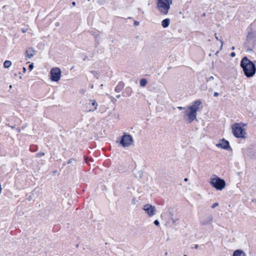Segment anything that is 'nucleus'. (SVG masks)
<instances>
[{"label":"nucleus","instance_id":"nucleus-21","mask_svg":"<svg viewBox=\"0 0 256 256\" xmlns=\"http://www.w3.org/2000/svg\"><path fill=\"white\" fill-rule=\"evenodd\" d=\"M12 64V62L10 60H6L4 63V66L5 68H8Z\"/></svg>","mask_w":256,"mask_h":256},{"label":"nucleus","instance_id":"nucleus-18","mask_svg":"<svg viewBox=\"0 0 256 256\" xmlns=\"http://www.w3.org/2000/svg\"><path fill=\"white\" fill-rule=\"evenodd\" d=\"M233 256H246V254L242 250H238L234 252Z\"/></svg>","mask_w":256,"mask_h":256},{"label":"nucleus","instance_id":"nucleus-17","mask_svg":"<svg viewBox=\"0 0 256 256\" xmlns=\"http://www.w3.org/2000/svg\"><path fill=\"white\" fill-rule=\"evenodd\" d=\"M170 24V20L169 18H166L162 20V26L164 28H168Z\"/></svg>","mask_w":256,"mask_h":256},{"label":"nucleus","instance_id":"nucleus-52","mask_svg":"<svg viewBox=\"0 0 256 256\" xmlns=\"http://www.w3.org/2000/svg\"><path fill=\"white\" fill-rule=\"evenodd\" d=\"M184 256H187V255H186V254H184Z\"/></svg>","mask_w":256,"mask_h":256},{"label":"nucleus","instance_id":"nucleus-2","mask_svg":"<svg viewBox=\"0 0 256 256\" xmlns=\"http://www.w3.org/2000/svg\"><path fill=\"white\" fill-rule=\"evenodd\" d=\"M256 24V20L250 24V30L246 36L244 46L247 48L248 51H252L256 45V30H254V26Z\"/></svg>","mask_w":256,"mask_h":256},{"label":"nucleus","instance_id":"nucleus-45","mask_svg":"<svg viewBox=\"0 0 256 256\" xmlns=\"http://www.w3.org/2000/svg\"><path fill=\"white\" fill-rule=\"evenodd\" d=\"M232 50H234L235 49V47H234V46H232Z\"/></svg>","mask_w":256,"mask_h":256},{"label":"nucleus","instance_id":"nucleus-7","mask_svg":"<svg viewBox=\"0 0 256 256\" xmlns=\"http://www.w3.org/2000/svg\"><path fill=\"white\" fill-rule=\"evenodd\" d=\"M50 74L52 81L58 82L60 78L61 70L58 68H54L51 69Z\"/></svg>","mask_w":256,"mask_h":256},{"label":"nucleus","instance_id":"nucleus-34","mask_svg":"<svg viewBox=\"0 0 256 256\" xmlns=\"http://www.w3.org/2000/svg\"><path fill=\"white\" fill-rule=\"evenodd\" d=\"M220 42L221 44H221V46H220V49H222V46L223 44H224V42H223V41H222V40H220Z\"/></svg>","mask_w":256,"mask_h":256},{"label":"nucleus","instance_id":"nucleus-20","mask_svg":"<svg viewBox=\"0 0 256 256\" xmlns=\"http://www.w3.org/2000/svg\"><path fill=\"white\" fill-rule=\"evenodd\" d=\"M147 80L146 79V78H142L140 80V86H142V87H144L146 86V84H147Z\"/></svg>","mask_w":256,"mask_h":256},{"label":"nucleus","instance_id":"nucleus-1","mask_svg":"<svg viewBox=\"0 0 256 256\" xmlns=\"http://www.w3.org/2000/svg\"><path fill=\"white\" fill-rule=\"evenodd\" d=\"M240 66L242 68L244 74L246 78L252 77L256 72V66L255 64L246 56H244L242 59Z\"/></svg>","mask_w":256,"mask_h":256},{"label":"nucleus","instance_id":"nucleus-32","mask_svg":"<svg viewBox=\"0 0 256 256\" xmlns=\"http://www.w3.org/2000/svg\"><path fill=\"white\" fill-rule=\"evenodd\" d=\"M22 31L23 33H24L27 31V29L26 28H22Z\"/></svg>","mask_w":256,"mask_h":256},{"label":"nucleus","instance_id":"nucleus-24","mask_svg":"<svg viewBox=\"0 0 256 256\" xmlns=\"http://www.w3.org/2000/svg\"><path fill=\"white\" fill-rule=\"evenodd\" d=\"M154 224L156 226H160V222L158 220H155L154 222Z\"/></svg>","mask_w":256,"mask_h":256},{"label":"nucleus","instance_id":"nucleus-5","mask_svg":"<svg viewBox=\"0 0 256 256\" xmlns=\"http://www.w3.org/2000/svg\"><path fill=\"white\" fill-rule=\"evenodd\" d=\"M233 134L237 138H246V132L244 128L238 123L234 124L232 126Z\"/></svg>","mask_w":256,"mask_h":256},{"label":"nucleus","instance_id":"nucleus-25","mask_svg":"<svg viewBox=\"0 0 256 256\" xmlns=\"http://www.w3.org/2000/svg\"><path fill=\"white\" fill-rule=\"evenodd\" d=\"M218 206V202H215L214 203L212 206V208H215L217 206Z\"/></svg>","mask_w":256,"mask_h":256},{"label":"nucleus","instance_id":"nucleus-15","mask_svg":"<svg viewBox=\"0 0 256 256\" xmlns=\"http://www.w3.org/2000/svg\"><path fill=\"white\" fill-rule=\"evenodd\" d=\"M216 146L218 148H221L224 150H228L230 148L229 142L228 140L223 139L221 143H219L216 144Z\"/></svg>","mask_w":256,"mask_h":256},{"label":"nucleus","instance_id":"nucleus-39","mask_svg":"<svg viewBox=\"0 0 256 256\" xmlns=\"http://www.w3.org/2000/svg\"><path fill=\"white\" fill-rule=\"evenodd\" d=\"M120 94L117 95V96H116V97L118 98H120Z\"/></svg>","mask_w":256,"mask_h":256},{"label":"nucleus","instance_id":"nucleus-22","mask_svg":"<svg viewBox=\"0 0 256 256\" xmlns=\"http://www.w3.org/2000/svg\"><path fill=\"white\" fill-rule=\"evenodd\" d=\"M44 155V153L43 152H40L36 154V156L38 158H40L41 156H42Z\"/></svg>","mask_w":256,"mask_h":256},{"label":"nucleus","instance_id":"nucleus-38","mask_svg":"<svg viewBox=\"0 0 256 256\" xmlns=\"http://www.w3.org/2000/svg\"><path fill=\"white\" fill-rule=\"evenodd\" d=\"M198 244H196L195 246H194V248H196V249L198 248Z\"/></svg>","mask_w":256,"mask_h":256},{"label":"nucleus","instance_id":"nucleus-19","mask_svg":"<svg viewBox=\"0 0 256 256\" xmlns=\"http://www.w3.org/2000/svg\"><path fill=\"white\" fill-rule=\"evenodd\" d=\"M172 216H173V214H172V213H170V214H167V216H168V220H168V222L170 223V222H172V224H175V222H176V220H174L173 218H172Z\"/></svg>","mask_w":256,"mask_h":256},{"label":"nucleus","instance_id":"nucleus-28","mask_svg":"<svg viewBox=\"0 0 256 256\" xmlns=\"http://www.w3.org/2000/svg\"><path fill=\"white\" fill-rule=\"evenodd\" d=\"M73 160H74V161H75L76 160H75L74 159H73V158H70V159H69V160H68V164H69L72 163V162Z\"/></svg>","mask_w":256,"mask_h":256},{"label":"nucleus","instance_id":"nucleus-40","mask_svg":"<svg viewBox=\"0 0 256 256\" xmlns=\"http://www.w3.org/2000/svg\"><path fill=\"white\" fill-rule=\"evenodd\" d=\"M184 182H187L188 180V178H184Z\"/></svg>","mask_w":256,"mask_h":256},{"label":"nucleus","instance_id":"nucleus-29","mask_svg":"<svg viewBox=\"0 0 256 256\" xmlns=\"http://www.w3.org/2000/svg\"><path fill=\"white\" fill-rule=\"evenodd\" d=\"M134 24L135 26H137L140 24V22L138 21L134 20Z\"/></svg>","mask_w":256,"mask_h":256},{"label":"nucleus","instance_id":"nucleus-11","mask_svg":"<svg viewBox=\"0 0 256 256\" xmlns=\"http://www.w3.org/2000/svg\"><path fill=\"white\" fill-rule=\"evenodd\" d=\"M213 216L212 214H208L204 218L200 221V224L202 226H207L211 224L213 220Z\"/></svg>","mask_w":256,"mask_h":256},{"label":"nucleus","instance_id":"nucleus-3","mask_svg":"<svg viewBox=\"0 0 256 256\" xmlns=\"http://www.w3.org/2000/svg\"><path fill=\"white\" fill-rule=\"evenodd\" d=\"M172 0H158L157 2L156 8L162 14L166 15L168 14L170 8V4H172Z\"/></svg>","mask_w":256,"mask_h":256},{"label":"nucleus","instance_id":"nucleus-10","mask_svg":"<svg viewBox=\"0 0 256 256\" xmlns=\"http://www.w3.org/2000/svg\"><path fill=\"white\" fill-rule=\"evenodd\" d=\"M244 156L247 158H256V150L248 148L244 152Z\"/></svg>","mask_w":256,"mask_h":256},{"label":"nucleus","instance_id":"nucleus-43","mask_svg":"<svg viewBox=\"0 0 256 256\" xmlns=\"http://www.w3.org/2000/svg\"><path fill=\"white\" fill-rule=\"evenodd\" d=\"M87 58H88V56H85L84 58V60Z\"/></svg>","mask_w":256,"mask_h":256},{"label":"nucleus","instance_id":"nucleus-50","mask_svg":"<svg viewBox=\"0 0 256 256\" xmlns=\"http://www.w3.org/2000/svg\"><path fill=\"white\" fill-rule=\"evenodd\" d=\"M164 216V215H163V214L161 215V217H163Z\"/></svg>","mask_w":256,"mask_h":256},{"label":"nucleus","instance_id":"nucleus-42","mask_svg":"<svg viewBox=\"0 0 256 256\" xmlns=\"http://www.w3.org/2000/svg\"><path fill=\"white\" fill-rule=\"evenodd\" d=\"M90 87L91 88H94V85L93 84L90 85Z\"/></svg>","mask_w":256,"mask_h":256},{"label":"nucleus","instance_id":"nucleus-26","mask_svg":"<svg viewBox=\"0 0 256 256\" xmlns=\"http://www.w3.org/2000/svg\"><path fill=\"white\" fill-rule=\"evenodd\" d=\"M34 68V65H33V64H30L29 66H28V69L30 70H32V68Z\"/></svg>","mask_w":256,"mask_h":256},{"label":"nucleus","instance_id":"nucleus-13","mask_svg":"<svg viewBox=\"0 0 256 256\" xmlns=\"http://www.w3.org/2000/svg\"><path fill=\"white\" fill-rule=\"evenodd\" d=\"M190 110H188V108L186 110H184L182 112L183 114V118L184 120L187 121V123L190 124L192 123L194 120H196V118H191L189 116Z\"/></svg>","mask_w":256,"mask_h":256},{"label":"nucleus","instance_id":"nucleus-30","mask_svg":"<svg viewBox=\"0 0 256 256\" xmlns=\"http://www.w3.org/2000/svg\"><path fill=\"white\" fill-rule=\"evenodd\" d=\"M219 96V94L217 92H214V96L215 97L218 96Z\"/></svg>","mask_w":256,"mask_h":256},{"label":"nucleus","instance_id":"nucleus-41","mask_svg":"<svg viewBox=\"0 0 256 256\" xmlns=\"http://www.w3.org/2000/svg\"><path fill=\"white\" fill-rule=\"evenodd\" d=\"M215 37H216V40H218V36H216V34H215Z\"/></svg>","mask_w":256,"mask_h":256},{"label":"nucleus","instance_id":"nucleus-4","mask_svg":"<svg viewBox=\"0 0 256 256\" xmlns=\"http://www.w3.org/2000/svg\"><path fill=\"white\" fill-rule=\"evenodd\" d=\"M214 178H210V184L216 190H222L226 186V182L224 180L214 176Z\"/></svg>","mask_w":256,"mask_h":256},{"label":"nucleus","instance_id":"nucleus-6","mask_svg":"<svg viewBox=\"0 0 256 256\" xmlns=\"http://www.w3.org/2000/svg\"><path fill=\"white\" fill-rule=\"evenodd\" d=\"M202 102L200 100L194 101L192 106L188 107V110H190L189 116L190 118H196V120L197 112L200 109V106Z\"/></svg>","mask_w":256,"mask_h":256},{"label":"nucleus","instance_id":"nucleus-37","mask_svg":"<svg viewBox=\"0 0 256 256\" xmlns=\"http://www.w3.org/2000/svg\"><path fill=\"white\" fill-rule=\"evenodd\" d=\"M32 198L31 196H29V197H28V200H32Z\"/></svg>","mask_w":256,"mask_h":256},{"label":"nucleus","instance_id":"nucleus-51","mask_svg":"<svg viewBox=\"0 0 256 256\" xmlns=\"http://www.w3.org/2000/svg\"><path fill=\"white\" fill-rule=\"evenodd\" d=\"M58 23L56 24V26H58Z\"/></svg>","mask_w":256,"mask_h":256},{"label":"nucleus","instance_id":"nucleus-46","mask_svg":"<svg viewBox=\"0 0 256 256\" xmlns=\"http://www.w3.org/2000/svg\"><path fill=\"white\" fill-rule=\"evenodd\" d=\"M10 127H11L12 128H15L14 126H10Z\"/></svg>","mask_w":256,"mask_h":256},{"label":"nucleus","instance_id":"nucleus-27","mask_svg":"<svg viewBox=\"0 0 256 256\" xmlns=\"http://www.w3.org/2000/svg\"><path fill=\"white\" fill-rule=\"evenodd\" d=\"M187 108L182 107V106H178V108L180 110H185Z\"/></svg>","mask_w":256,"mask_h":256},{"label":"nucleus","instance_id":"nucleus-12","mask_svg":"<svg viewBox=\"0 0 256 256\" xmlns=\"http://www.w3.org/2000/svg\"><path fill=\"white\" fill-rule=\"evenodd\" d=\"M86 107L89 108L88 111L94 112L98 106L97 102L94 100H90L89 102L86 104Z\"/></svg>","mask_w":256,"mask_h":256},{"label":"nucleus","instance_id":"nucleus-14","mask_svg":"<svg viewBox=\"0 0 256 256\" xmlns=\"http://www.w3.org/2000/svg\"><path fill=\"white\" fill-rule=\"evenodd\" d=\"M36 50H35L32 48H28L25 52L26 60L30 59L33 57L36 54Z\"/></svg>","mask_w":256,"mask_h":256},{"label":"nucleus","instance_id":"nucleus-47","mask_svg":"<svg viewBox=\"0 0 256 256\" xmlns=\"http://www.w3.org/2000/svg\"><path fill=\"white\" fill-rule=\"evenodd\" d=\"M10 88H12V85H10Z\"/></svg>","mask_w":256,"mask_h":256},{"label":"nucleus","instance_id":"nucleus-35","mask_svg":"<svg viewBox=\"0 0 256 256\" xmlns=\"http://www.w3.org/2000/svg\"><path fill=\"white\" fill-rule=\"evenodd\" d=\"M208 90H209V92H212V90H212V88H209Z\"/></svg>","mask_w":256,"mask_h":256},{"label":"nucleus","instance_id":"nucleus-31","mask_svg":"<svg viewBox=\"0 0 256 256\" xmlns=\"http://www.w3.org/2000/svg\"><path fill=\"white\" fill-rule=\"evenodd\" d=\"M230 56L232 57H234L236 56V53L234 52H232L230 54Z\"/></svg>","mask_w":256,"mask_h":256},{"label":"nucleus","instance_id":"nucleus-16","mask_svg":"<svg viewBox=\"0 0 256 256\" xmlns=\"http://www.w3.org/2000/svg\"><path fill=\"white\" fill-rule=\"evenodd\" d=\"M124 86V84L122 82H118V84L115 88L114 90L116 92H120Z\"/></svg>","mask_w":256,"mask_h":256},{"label":"nucleus","instance_id":"nucleus-48","mask_svg":"<svg viewBox=\"0 0 256 256\" xmlns=\"http://www.w3.org/2000/svg\"><path fill=\"white\" fill-rule=\"evenodd\" d=\"M91 34L93 35H94V32H91Z\"/></svg>","mask_w":256,"mask_h":256},{"label":"nucleus","instance_id":"nucleus-33","mask_svg":"<svg viewBox=\"0 0 256 256\" xmlns=\"http://www.w3.org/2000/svg\"><path fill=\"white\" fill-rule=\"evenodd\" d=\"M136 198H134L132 200V204H136Z\"/></svg>","mask_w":256,"mask_h":256},{"label":"nucleus","instance_id":"nucleus-49","mask_svg":"<svg viewBox=\"0 0 256 256\" xmlns=\"http://www.w3.org/2000/svg\"><path fill=\"white\" fill-rule=\"evenodd\" d=\"M6 6H3V8H5V7H6Z\"/></svg>","mask_w":256,"mask_h":256},{"label":"nucleus","instance_id":"nucleus-44","mask_svg":"<svg viewBox=\"0 0 256 256\" xmlns=\"http://www.w3.org/2000/svg\"><path fill=\"white\" fill-rule=\"evenodd\" d=\"M23 70H24V72H25L26 71V68L24 67Z\"/></svg>","mask_w":256,"mask_h":256},{"label":"nucleus","instance_id":"nucleus-36","mask_svg":"<svg viewBox=\"0 0 256 256\" xmlns=\"http://www.w3.org/2000/svg\"><path fill=\"white\" fill-rule=\"evenodd\" d=\"M72 5L73 6H76V2H72Z\"/></svg>","mask_w":256,"mask_h":256},{"label":"nucleus","instance_id":"nucleus-9","mask_svg":"<svg viewBox=\"0 0 256 256\" xmlns=\"http://www.w3.org/2000/svg\"><path fill=\"white\" fill-rule=\"evenodd\" d=\"M142 210L145 211L146 213L150 217L154 216L156 214V207L150 204H146L144 205Z\"/></svg>","mask_w":256,"mask_h":256},{"label":"nucleus","instance_id":"nucleus-23","mask_svg":"<svg viewBox=\"0 0 256 256\" xmlns=\"http://www.w3.org/2000/svg\"><path fill=\"white\" fill-rule=\"evenodd\" d=\"M214 78L212 76H211L207 79L206 82H210L211 80H214Z\"/></svg>","mask_w":256,"mask_h":256},{"label":"nucleus","instance_id":"nucleus-8","mask_svg":"<svg viewBox=\"0 0 256 256\" xmlns=\"http://www.w3.org/2000/svg\"><path fill=\"white\" fill-rule=\"evenodd\" d=\"M133 142L132 136L130 134H124L121 138L120 144L123 147H128Z\"/></svg>","mask_w":256,"mask_h":256}]
</instances>
